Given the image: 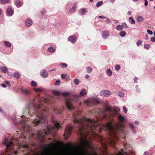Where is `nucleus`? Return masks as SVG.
<instances>
[{
    "mask_svg": "<svg viewBox=\"0 0 155 155\" xmlns=\"http://www.w3.org/2000/svg\"><path fill=\"white\" fill-rule=\"evenodd\" d=\"M116 155H128V153L124 149H122L120 151L116 153Z\"/></svg>",
    "mask_w": 155,
    "mask_h": 155,
    "instance_id": "nucleus-17",
    "label": "nucleus"
},
{
    "mask_svg": "<svg viewBox=\"0 0 155 155\" xmlns=\"http://www.w3.org/2000/svg\"><path fill=\"white\" fill-rule=\"evenodd\" d=\"M61 65L64 68H66L67 66V65L66 64H64V63H61Z\"/></svg>",
    "mask_w": 155,
    "mask_h": 155,
    "instance_id": "nucleus-48",
    "label": "nucleus"
},
{
    "mask_svg": "<svg viewBox=\"0 0 155 155\" xmlns=\"http://www.w3.org/2000/svg\"><path fill=\"white\" fill-rule=\"evenodd\" d=\"M15 4L18 7H20L22 5V3L19 0H18L15 1Z\"/></svg>",
    "mask_w": 155,
    "mask_h": 155,
    "instance_id": "nucleus-19",
    "label": "nucleus"
},
{
    "mask_svg": "<svg viewBox=\"0 0 155 155\" xmlns=\"http://www.w3.org/2000/svg\"><path fill=\"white\" fill-rule=\"evenodd\" d=\"M116 0H110V1L112 3H113Z\"/></svg>",
    "mask_w": 155,
    "mask_h": 155,
    "instance_id": "nucleus-59",
    "label": "nucleus"
},
{
    "mask_svg": "<svg viewBox=\"0 0 155 155\" xmlns=\"http://www.w3.org/2000/svg\"><path fill=\"white\" fill-rule=\"evenodd\" d=\"M19 125H21V128L18 127L20 129V131H21L22 134L24 135L25 133H29L30 131L29 127L28 126L26 123L25 121L22 120H20L19 121Z\"/></svg>",
    "mask_w": 155,
    "mask_h": 155,
    "instance_id": "nucleus-5",
    "label": "nucleus"
},
{
    "mask_svg": "<svg viewBox=\"0 0 155 155\" xmlns=\"http://www.w3.org/2000/svg\"><path fill=\"white\" fill-rule=\"evenodd\" d=\"M26 25L27 26H30L32 24V20L30 18H28L25 21Z\"/></svg>",
    "mask_w": 155,
    "mask_h": 155,
    "instance_id": "nucleus-16",
    "label": "nucleus"
},
{
    "mask_svg": "<svg viewBox=\"0 0 155 155\" xmlns=\"http://www.w3.org/2000/svg\"><path fill=\"white\" fill-rule=\"evenodd\" d=\"M86 71L88 73H90L92 71V69L90 67L86 68Z\"/></svg>",
    "mask_w": 155,
    "mask_h": 155,
    "instance_id": "nucleus-35",
    "label": "nucleus"
},
{
    "mask_svg": "<svg viewBox=\"0 0 155 155\" xmlns=\"http://www.w3.org/2000/svg\"><path fill=\"white\" fill-rule=\"evenodd\" d=\"M109 32L106 31H104L103 33V37L104 38L106 39L109 35Z\"/></svg>",
    "mask_w": 155,
    "mask_h": 155,
    "instance_id": "nucleus-18",
    "label": "nucleus"
},
{
    "mask_svg": "<svg viewBox=\"0 0 155 155\" xmlns=\"http://www.w3.org/2000/svg\"><path fill=\"white\" fill-rule=\"evenodd\" d=\"M99 18H106V17L103 16H100L98 17Z\"/></svg>",
    "mask_w": 155,
    "mask_h": 155,
    "instance_id": "nucleus-56",
    "label": "nucleus"
},
{
    "mask_svg": "<svg viewBox=\"0 0 155 155\" xmlns=\"http://www.w3.org/2000/svg\"><path fill=\"white\" fill-rule=\"evenodd\" d=\"M48 51L52 53L55 51V49L53 47L51 46L48 48Z\"/></svg>",
    "mask_w": 155,
    "mask_h": 155,
    "instance_id": "nucleus-22",
    "label": "nucleus"
},
{
    "mask_svg": "<svg viewBox=\"0 0 155 155\" xmlns=\"http://www.w3.org/2000/svg\"><path fill=\"white\" fill-rule=\"evenodd\" d=\"M89 75H86L85 76V78H89Z\"/></svg>",
    "mask_w": 155,
    "mask_h": 155,
    "instance_id": "nucleus-61",
    "label": "nucleus"
},
{
    "mask_svg": "<svg viewBox=\"0 0 155 155\" xmlns=\"http://www.w3.org/2000/svg\"><path fill=\"white\" fill-rule=\"evenodd\" d=\"M86 12V9L85 8H82L79 11V13L81 15H83Z\"/></svg>",
    "mask_w": 155,
    "mask_h": 155,
    "instance_id": "nucleus-25",
    "label": "nucleus"
},
{
    "mask_svg": "<svg viewBox=\"0 0 155 155\" xmlns=\"http://www.w3.org/2000/svg\"><path fill=\"white\" fill-rule=\"evenodd\" d=\"M7 12L8 15L9 16H12L13 14V11L10 8H8L7 9Z\"/></svg>",
    "mask_w": 155,
    "mask_h": 155,
    "instance_id": "nucleus-15",
    "label": "nucleus"
},
{
    "mask_svg": "<svg viewBox=\"0 0 155 155\" xmlns=\"http://www.w3.org/2000/svg\"><path fill=\"white\" fill-rule=\"evenodd\" d=\"M35 99L34 98L32 101L28 105L25 113L32 115L31 113L33 115L36 116L37 118L33 120V123L38 125L40 123L43 124H46L47 122V116L45 115L46 112L41 108V106L36 105L34 103Z\"/></svg>",
    "mask_w": 155,
    "mask_h": 155,
    "instance_id": "nucleus-2",
    "label": "nucleus"
},
{
    "mask_svg": "<svg viewBox=\"0 0 155 155\" xmlns=\"http://www.w3.org/2000/svg\"><path fill=\"white\" fill-rule=\"evenodd\" d=\"M75 8V6H73L72 8L70 10V12H73L74 11Z\"/></svg>",
    "mask_w": 155,
    "mask_h": 155,
    "instance_id": "nucleus-46",
    "label": "nucleus"
},
{
    "mask_svg": "<svg viewBox=\"0 0 155 155\" xmlns=\"http://www.w3.org/2000/svg\"><path fill=\"white\" fill-rule=\"evenodd\" d=\"M134 123L135 124L137 125L139 124V122L138 121H135Z\"/></svg>",
    "mask_w": 155,
    "mask_h": 155,
    "instance_id": "nucleus-58",
    "label": "nucleus"
},
{
    "mask_svg": "<svg viewBox=\"0 0 155 155\" xmlns=\"http://www.w3.org/2000/svg\"><path fill=\"white\" fill-rule=\"evenodd\" d=\"M107 19V20H106V22L108 24H109L110 23V19H108V18H106Z\"/></svg>",
    "mask_w": 155,
    "mask_h": 155,
    "instance_id": "nucleus-54",
    "label": "nucleus"
},
{
    "mask_svg": "<svg viewBox=\"0 0 155 155\" xmlns=\"http://www.w3.org/2000/svg\"><path fill=\"white\" fill-rule=\"evenodd\" d=\"M123 110L124 113H126L127 112V109L125 106L123 107Z\"/></svg>",
    "mask_w": 155,
    "mask_h": 155,
    "instance_id": "nucleus-51",
    "label": "nucleus"
},
{
    "mask_svg": "<svg viewBox=\"0 0 155 155\" xmlns=\"http://www.w3.org/2000/svg\"><path fill=\"white\" fill-rule=\"evenodd\" d=\"M5 83L7 85H9L10 86V83H9V81H5Z\"/></svg>",
    "mask_w": 155,
    "mask_h": 155,
    "instance_id": "nucleus-52",
    "label": "nucleus"
},
{
    "mask_svg": "<svg viewBox=\"0 0 155 155\" xmlns=\"http://www.w3.org/2000/svg\"><path fill=\"white\" fill-rule=\"evenodd\" d=\"M131 12L130 11H129L128 12V14L129 15H130V14H131Z\"/></svg>",
    "mask_w": 155,
    "mask_h": 155,
    "instance_id": "nucleus-62",
    "label": "nucleus"
},
{
    "mask_svg": "<svg viewBox=\"0 0 155 155\" xmlns=\"http://www.w3.org/2000/svg\"><path fill=\"white\" fill-rule=\"evenodd\" d=\"M118 119L119 120L120 122H123L125 120L124 117L121 115H119L118 117Z\"/></svg>",
    "mask_w": 155,
    "mask_h": 155,
    "instance_id": "nucleus-21",
    "label": "nucleus"
},
{
    "mask_svg": "<svg viewBox=\"0 0 155 155\" xmlns=\"http://www.w3.org/2000/svg\"><path fill=\"white\" fill-rule=\"evenodd\" d=\"M138 79V78L136 77H134V81L135 83H137V80Z\"/></svg>",
    "mask_w": 155,
    "mask_h": 155,
    "instance_id": "nucleus-50",
    "label": "nucleus"
},
{
    "mask_svg": "<svg viewBox=\"0 0 155 155\" xmlns=\"http://www.w3.org/2000/svg\"><path fill=\"white\" fill-rule=\"evenodd\" d=\"M68 40L72 43H75L76 41V38L75 35H74L69 37Z\"/></svg>",
    "mask_w": 155,
    "mask_h": 155,
    "instance_id": "nucleus-11",
    "label": "nucleus"
},
{
    "mask_svg": "<svg viewBox=\"0 0 155 155\" xmlns=\"http://www.w3.org/2000/svg\"><path fill=\"white\" fill-rule=\"evenodd\" d=\"M110 120V121H109L106 123L104 126V128L108 131L109 134V137L107 139V143L111 145L115 143L114 139L118 140L119 138H118L117 132L121 125L118 123H114L111 119Z\"/></svg>",
    "mask_w": 155,
    "mask_h": 155,
    "instance_id": "nucleus-3",
    "label": "nucleus"
},
{
    "mask_svg": "<svg viewBox=\"0 0 155 155\" xmlns=\"http://www.w3.org/2000/svg\"><path fill=\"white\" fill-rule=\"evenodd\" d=\"M137 21L139 22H141L143 20V18L141 16H139L137 18Z\"/></svg>",
    "mask_w": 155,
    "mask_h": 155,
    "instance_id": "nucleus-30",
    "label": "nucleus"
},
{
    "mask_svg": "<svg viewBox=\"0 0 155 155\" xmlns=\"http://www.w3.org/2000/svg\"><path fill=\"white\" fill-rule=\"evenodd\" d=\"M46 13V11L45 10H43L41 12V14H42L43 15H44Z\"/></svg>",
    "mask_w": 155,
    "mask_h": 155,
    "instance_id": "nucleus-53",
    "label": "nucleus"
},
{
    "mask_svg": "<svg viewBox=\"0 0 155 155\" xmlns=\"http://www.w3.org/2000/svg\"><path fill=\"white\" fill-rule=\"evenodd\" d=\"M118 94V95L121 97H123L124 96V94L121 92H119Z\"/></svg>",
    "mask_w": 155,
    "mask_h": 155,
    "instance_id": "nucleus-40",
    "label": "nucleus"
},
{
    "mask_svg": "<svg viewBox=\"0 0 155 155\" xmlns=\"http://www.w3.org/2000/svg\"><path fill=\"white\" fill-rule=\"evenodd\" d=\"M120 67L119 65H117L115 66V69L117 70V71H118L120 69Z\"/></svg>",
    "mask_w": 155,
    "mask_h": 155,
    "instance_id": "nucleus-41",
    "label": "nucleus"
},
{
    "mask_svg": "<svg viewBox=\"0 0 155 155\" xmlns=\"http://www.w3.org/2000/svg\"><path fill=\"white\" fill-rule=\"evenodd\" d=\"M79 80L77 78H75L74 80V82L76 85H78L79 84Z\"/></svg>",
    "mask_w": 155,
    "mask_h": 155,
    "instance_id": "nucleus-31",
    "label": "nucleus"
},
{
    "mask_svg": "<svg viewBox=\"0 0 155 155\" xmlns=\"http://www.w3.org/2000/svg\"><path fill=\"white\" fill-rule=\"evenodd\" d=\"M0 70L4 73H6L8 71L7 68L6 67H0Z\"/></svg>",
    "mask_w": 155,
    "mask_h": 155,
    "instance_id": "nucleus-20",
    "label": "nucleus"
},
{
    "mask_svg": "<svg viewBox=\"0 0 155 155\" xmlns=\"http://www.w3.org/2000/svg\"><path fill=\"white\" fill-rule=\"evenodd\" d=\"M55 70V69L54 68V69H52V70H50V71H50V72H51V71H54Z\"/></svg>",
    "mask_w": 155,
    "mask_h": 155,
    "instance_id": "nucleus-64",
    "label": "nucleus"
},
{
    "mask_svg": "<svg viewBox=\"0 0 155 155\" xmlns=\"http://www.w3.org/2000/svg\"><path fill=\"white\" fill-rule=\"evenodd\" d=\"M106 111L109 112L110 113H112L113 112V110L112 108L109 107V106H107L105 109L103 111V117H107V115L105 114V112Z\"/></svg>",
    "mask_w": 155,
    "mask_h": 155,
    "instance_id": "nucleus-10",
    "label": "nucleus"
},
{
    "mask_svg": "<svg viewBox=\"0 0 155 155\" xmlns=\"http://www.w3.org/2000/svg\"><path fill=\"white\" fill-rule=\"evenodd\" d=\"M129 125L131 129L133 130L134 129L135 127V126L133 125L132 124L130 123Z\"/></svg>",
    "mask_w": 155,
    "mask_h": 155,
    "instance_id": "nucleus-45",
    "label": "nucleus"
},
{
    "mask_svg": "<svg viewBox=\"0 0 155 155\" xmlns=\"http://www.w3.org/2000/svg\"><path fill=\"white\" fill-rule=\"evenodd\" d=\"M20 90L22 93L25 95H28L30 94V92L27 89L21 88Z\"/></svg>",
    "mask_w": 155,
    "mask_h": 155,
    "instance_id": "nucleus-14",
    "label": "nucleus"
},
{
    "mask_svg": "<svg viewBox=\"0 0 155 155\" xmlns=\"http://www.w3.org/2000/svg\"><path fill=\"white\" fill-rule=\"evenodd\" d=\"M53 109L54 113L57 114H61L62 111V108H60L57 107L54 108Z\"/></svg>",
    "mask_w": 155,
    "mask_h": 155,
    "instance_id": "nucleus-12",
    "label": "nucleus"
},
{
    "mask_svg": "<svg viewBox=\"0 0 155 155\" xmlns=\"http://www.w3.org/2000/svg\"><path fill=\"white\" fill-rule=\"evenodd\" d=\"M107 74L109 76H111L112 74V72L111 70L110 69H108L107 71Z\"/></svg>",
    "mask_w": 155,
    "mask_h": 155,
    "instance_id": "nucleus-29",
    "label": "nucleus"
},
{
    "mask_svg": "<svg viewBox=\"0 0 155 155\" xmlns=\"http://www.w3.org/2000/svg\"><path fill=\"white\" fill-rule=\"evenodd\" d=\"M65 103L66 107L68 109L72 110L74 108L70 99L66 100Z\"/></svg>",
    "mask_w": 155,
    "mask_h": 155,
    "instance_id": "nucleus-9",
    "label": "nucleus"
},
{
    "mask_svg": "<svg viewBox=\"0 0 155 155\" xmlns=\"http://www.w3.org/2000/svg\"><path fill=\"white\" fill-rule=\"evenodd\" d=\"M126 35V32L124 31H121L119 33V35L122 37H124Z\"/></svg>",
    "mask_w": 155,
    "mask_h": 155,
    "instance_id": "nucleus-26",
    "label": "nucleus"
},
{
    "mask_svg": "<svg viewBox=\"0 0 155 155\" xmlns=\"http://www.w3.org/2000/svg\"><path fill=\"white\" fill-rule=\"evenodd\" d=\"M10 3V0H2L1 4H6L7 3Z\"/></svg>",
    "mask_w": 155,
    "mask_h": 155,
    "instance_id": "nucleus-34",
    "label": "nucleus"
},
{
    "mask_svg": "<svg viewBox=\"0 0 155 155\" xmlns=\"http://www.w3.org/2000/svg\"><path fill=\"white\" fill-rule=\"evenodd\" d=\"M73 127L71 124L67 126L65 128L64 136L66 139L68 138L71 134Z\"/></svg>",
    "mask_w": 155,
    "mask_h": 155,
    "instance_id": "nucleus-7",
    "label": "nucleus"
},
{
    "mask_svg": "<svg viewBox=\"0 0 155 155\" xmlns=\"http://www.w3.org/2000/svg\"><path fill=\"white\" fill-rule=\"evenodd\" d=\"M62 95L64 96L67 97L69 95V94L68 92H65L63 93L62 94Z\"/></svg>",
    "mask_w": 155,
    "mask_h": 155,
    "instance_id": "nucleus-38",
    "label": "nucleus"
},
{
    "mask_svg": "<svg viewBox=\"0 0 155 155\" xmlns=\"http://www.w3.org/2000/svg\"><path fill=\"white\" fill-rule=\"evenodd\" d=\"M20 76V74L18 73H15L14 74V77L17 78H18Z\"/></svg>",
    "mask_w": 155,
    "mask_h": 155,
    "instance_id": "nucleus-36",
    "label": "nucleus"
},
{
    "mask_svg": "<svg viewBox=\"0 0 155 155\" xmlns=\"http://www.w3.org/2000/svg\"><path fill=\"white\" fill-rule=\"evenodd\" d=\"M123 25H125V27L126 28H128V26L124 22V23H123Z\"/></svg>",
    "mask_w": 155,
    "mask_h": 155,
    "instance_id": "nucleus-57",
    "label": "nucleus"
},
{
    "mask_svg": "<svg viewBox=\"0 0 155 155\" xmlns=\"http://www.w3.org/2000/svg\"><path fill=\"white\" fill-rule=\"evenodd\" d=\"M123 26L120 25H118L116 27V28L118 31H120L123 29Z\"/></svg>",
    "mask_w": 155,
    "mask_h": 155,
    "instance_id": "nucleus-24",
    "label": "nucleus"
},
{
    "mask_svg": "<svg viewBox=\"0 0 155 155\" xmlns=\"http://www.w3.org/2000/svg\"><path fill=\"white\" fill-rule=\"evenodd\" d=\"M5 45L7 47H10L11 46V44L10 42L7 41L4 42Z\"/></svg>",
    "mask_w": 155,
    "mask_h": 155,
    "instance_id": "nucleus-28",
    "label": "nucleus"
},
{
    "mask_svg": "<svg viewBox=\"0 0 155 155\" xmlns=\"http://www.w3.org/2000/svg\"><path fill=\"white\" fill-rule=\"evenodd\" d=\"M31 85L33 87H36L37 84L36 82L35 81H32L31 83Z\"/></svg>",
    "mask_w": 155,
    "mask_h": 155,
    "instance_id": "nucleus-32",
    "label": "nucleus"
},
{
    "mask_svg": "<svg viewBox=\"0 0 155 155\" xmlns=\"http://www.w3.org/2000/svg\"><path fill=\"white\" fill-rule=\"evenodd\" d=\"M74 122L77 128L78 133L80 136V141L84 144H89L87 137L90 134L94 132V130L96 127L94 120H91L85 117L79 119L73 114Z\"/></svg>",
    "mask_w": 155,
    "mask_h": 155,
    "instance_id": "nucleus-1",
    "label": "nucleus"
},
{
    "mask_svg": "<svg viewBox=\"0 0 155 155\" xmlns=\"http://www.w3.org/2000/svg\"><path fill=\"white\" fill-rule=\"evenodd\" d=\"M14 138H12L10 140V141L5 139L3 142V143L6 147V149L7 151L8 149H12L14 148L13 147V141Z\"/></svg>",
    "mask_w": 155,
    "mask_h": 155,
    "instance_id": "nucleus-6",
    "label": "nucleus"
},
{
    "mask_svg": "<svg viewBox=\"0 0 155 155\" xmlns=\"http://www.w3.org/2000/svg\"><path fill=\"white\" fill-rule=\"evenodd\" d=\"M142 43V41L140 40L138 41L136 43L137 46H139L140 45H141Z\"/></svg>",
    "mask_w": 155,
    "mask_h": 155,
    "instance_id": "nucleus-43",
    "label": "nucleus"
},
{
    "mask_svg": "<svg viewBox=\"0 0 155 155\" xmlns=\"http://www.w3.org/2000/svg\"><path fill=\"white\" fill-rule=\"evenodd\" d=\"M34 90L37 92H40L42 91L41 89L40 88H34Z\"/></svg>",
    "mask_w": 155,
    "mask_h": 155,
    "instance_id": "nucleus-37",
    "label": "nucleus"
},
{
    "mask_svg": "<svg viewBox=\"0 0 155 155\" xmlns=\"http://www.w3.org/2000/svg\"><path fill=\"white\" fill-rule=\"evenodd\" d=\"M41 76L44 78H46L48 76V74L47 72L45 70H42L41 72Z\"/></svg>",
    "mask_w": 155,
    "mask_h": 155,
    "instance_id": "nucleus-13",
    "label": "nucleus"
},
{
    "mask_svg": "<svg viewBox=\"0 0 155 155\" xmlns=\"http://www.w3.org/2000/svg\"><path fill=\"white\" fill-rule=\"evenodd\" d=\"M147 32L150 35H152L153 34V32L151 30H147Z\"/></svg>",
    "mask_w": 155,
    "mask_h": 155,
    "instance_id": "nucleus-47",
    "label": "nucleus"
},
{
    "mask_svg": "<svg viewBox=\"0 0 155 155\" xmlns=\"http://www.w3.org/2000/svg\"><path fill=\"white\" fill-rule=\"evenodd\" d=\"M87 93V91L85 89H83L80 92V94L81 96H84Z\"/></svg>",
    "mask_w": 155,
    "mask_h": 155,
    "instance_id": "nucleus-23",
    "label": "nucleus"
},
{
    "mask_svg": "<svg viewBox=\"0 0 155 155\" xmlns=\"http://www.w3.org/2000/svg\"><path fill=\"white\" fill-rule=\"evenodd\" d=\"M60 125L59 122H55L53 125H46L45 129L43 130H40L38 131L36 135V137L38 141L42 142L43 138L46 135L50 134L54 130H58L60 127Z\"/></svg>",
    "mask_w": 155,
    "mask_h": 155,
    "instance_id": "nucleus-4",
    "label": "nucleus"
},
{
    "mask_svg": "<svg viewBox=\"0 0 155 155\" xmlns=\"http://www.w3.org/2000/svg\"><path fill=\"white\" fill-rule=\"evenodd\" d=\"M53 93L55 94V95H58L59 94V93L58 91H53Z\"/></svg>",
    "mask_w": 155,
    "mask_h": 155,
    "instance_id": "nucleus-44",
    "label": "nucleus"
},
{
    "mask_svg": "<svg viewBox=\"0 0 155 155\" xmlns=\"http://www.w3.org/2000/svg\"><path fill=\"white\" fill-rule=\"evenodd\" d=\"M120 110L119 108L117 107H115L114 108V111L115 112H117Z\"/></svg>",
    "mask_w": 155,
    "mask_h": 155,
    "instance_id": "nucleus-42",
    "label": "nucleus"
},
{
    "mask_svg": "<svg viewBox=\"0 0 155 155\" xmlns=\"http://www.w3.org/2000/svg\"><path fill=\"white\" fill-rule=\"evenodd\" d=\"M151 41L153 42H155V38H151Z\"/></svg>",
    "mask_w": 155,
    "mask_h": 155,
    "instance_id": "nucleus-55",
    "label": "nucleus"
},
{
    "mask_svg": "<svg viewBox=\"0 0 155 155\" xmlns=\"http://www.w3.org/2000/svg\"><path fill=\"white\" fill-rule=\"evenodd\" d=\"M2 86L4 87H6V85L4 84H2Z\"/></svg>",
    "mask_w": 155,
    "mask_h": 155,
    "instance_id": "nucleus-60",
    "label": "nucleus"
},
{
    "mask_svg": "<svg viewBox=\"0 0 155 155\" xmlns=\"http://www.w3.org/2000/svg\"><path fill=\"white\" fill-rule=\"evenodd\" d=\"M60 84V81L59 80H57L55 82L54 84V85H59Z\"/></svg>",
    "mask_w": 155,
    "mask_h": 155,
    "instance_id": "nucleus-39",
    "label": "nucleus"
},
{
    "mask_svg": "<svg viewBox=\"0 0 155 155\" xmlns=\"http://www.w3.org/2000/svg\"><path fill=\"white\" fill-rule=\"evenodd\" d=\"M129 22L132 24H134L135 23V21L131 17H130L129 18Z\"/></svg>",
    "mask_w": 155,
    "mask_h": 155,
    "instance_id": "nucleus-27",
    "label": "nucleus"
},
{
    "mask_svg": "<svg viewBox=\"0 0 155 155\" xmlns=\"http://www.w3.org/2000/svg\"><path fill=\"white\" fill-rule=\"evenodd\" d=\"M100 94L101 96L107 97L110 95V93L108 90H103L100 92Z\"/></svg>",
    "mask_w": 155,
    "mask_h": 155,
    "instance_id": "nucleus-8",
    "label": "nucleus"
},
{
    "mask_svg": "<svg viewBox=\"0 0 155 155\" xmlns=\"http://www.w3.org/2000/svg\"><path fill=\"white\" fill-rule=\"evenodd\" d=\"M2 12V9L0 8V15H1Z\"/></svg>",
    "mask_w": 155,
    "mask_h": 155,
    "instance_id": "nucleus-63",
    "label": "nucleus"
},
{
    "mask_svg": "<svg viewBox=\"0 0 155 155\" xmlns=\"http://www.w3.org/2000/svg\"><path fill=\"white\" fill-rule=\"evenodd\" d=\"M103 4V2L102 1H100L98 2L96 4V6L97 7H98L101 5Z\"/></svg>",
    "mask_w": 155,
    "mask_h": 155,
    "instance_id": "nucleus-33",
    "label": "nucleus"
},
{
    "mask_svg": "<svg viewBox=\"0 0 155 155\" xmlns=\"http://www.w3.org/2000/svg\"><path fill=\"white\" fill-rule=\"evenodd\" d=\"M66 76V74H62L61 75V77L62 78L64 79L65 78Z\"/></svg>",
    "mask_w": 155,
    "mask_h": 155,
    "instance_id": "nucleus-49",
    "label": "nucleus"
}]
</instances>
